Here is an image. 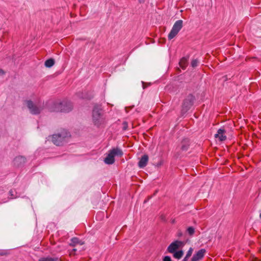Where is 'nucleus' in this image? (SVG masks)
Returning <instances> with one entry per match:
<instances>
[{
    "instance_id": "obj_16",
    "label": "nucleus",
    "mask_w": 261,
    "mask_h": 261,
    "mask_svg": "<svg viewBox=\"0 0 261 261\" xmlns=\"http://www.w3.org/2000/svg\"><path fill=\"white\" fill-rule=\"evenodd\" d=\"M39 261H60L58 257H44L39 259Z\"/></svg>"
},
{
    "instance_id": "obj_5",
    "label": "nucleus",
    "mask_w": 261,
    "mask_h": 261,
    "mask_svg": "<svg viewBox=\"0 0 261 261\" xmlns=\"http://www.w3.org/2000/svg\"><path fill=\"white\" fill-rule=\"evenodd\" d=\"M182 24L183 21L182 20H178L174 23L170 32L168 34V38L169 40H171L177 35L182 28Z\"/></svg>"
},
{
    "instance_id": "obj_20",
    "label": "nucleus",
    "mask_w": 261,
    "mask_h": 261,
    "mask_svg": "<svg viewBox=\"0 0 261 261\" xmlns=\"http://www.w3.org/2000/svg\"><path fill=\"white\" fill-rule=\"evenodd\" d=\"M188 233L190 235V236H192L193 235L194 233V232H195V229L193 227H189L188 228H187V230Z\"/></svg>"
},
{
    "instance_id": "obj_11",
    "label": "nucleus",
    "mask_w": 261,
    "mask_h": 261,
    "mask_svg": "<svg viewBox=\"0 0 261 261\" xmlns=\"http://www.w3.org/2000/svg\"><path fill=\"white\" fill-rule=\"evenodd\" d=\"M26 162V158L23 156H18L14 160V164L17 166L23 165Z\"/></svg>"
},
{
    "instance_id": "obj_15",
    "label": "nucleus",
    "mask_w": 261,
    "mask_h": 261,
    "mask_svg": "<svg viewBox=\"0 0 261 261\" xmlns=\"http://www.w3.org/2000/svg\"><path fill=\"white\" fill-rule=\"evenodd\" d=\"M80 244L81 245L83 244V242L77 238H73L71 239V243H70V245L71 246H75L76 245Z\"/></svg>"
},
{
    "instance_id": "obj_13",
    "label": "nucleus",
    "mask_w": 261,
    "mask_h": 261,
    "mask_svg": "<svg viewBox=\"0 0 261 261\" xmlns=\"http://www.w3.org/2000/svg\"><path fill=\"white\" fill-rule=\"evenodd\" d=\"M148 161V156L146 154L143 155L138 163V166L140 168H144L147 165Z\"/></svg>"
},
{
    "instance_id": "obj_6",
    "label": "nucleus",
    "mask_w": 261,
    "mask_h": 261,
    "mask_svg": "<svg viewBox=\"0 0 261 261\" xmlns=\"http://www.w3.org/2000/svg\"><path fill=\"white\" fill-rule=\"evenodd\" d=\"M69 135V133L67 132H63L61 134H54L53 135L52 142L57 146L62 145L65 139Z\"/></svg>"
},
{
    "instance_id": "obj_27",
    "label": "nucleus",
    "mask_w": 261,
    "mask_h": 261,
    "mask_svg": "<svg viewBox=\"0 0 261 261\" xmlns=\"http://www.w3.org/2000/svg\"><path fill=\"white\" fill-rule=\"evenodd\" d=\"M72 251H76V249H73L72 250Z\"/></svg>"
},
{
    "instance_id": "obj_30",
    "label": "nucleus",
    "mask_w": 261,
    "mask_h": 261,
    "mask_svg": "<svg viewBox=\"0 0 261 261\" xmlns=\"http://www.w3.org/2000/svg\"><path fill=\"white\" fill-rule=\"evenodd\" d=\"M142 0H139L140 3H141Z\"/></svg>"
},
{
    "instance_id": "obj_26",
    "label": "nucleus",
    "mask_w": 261,
    "mask_h": 261,
    "mask_svg": "<svg viewBox=\"0 0 261 261\" xmlns=\"http://www.w3.org/2000/svg\"><path fill=\"white\" fill-rule=\"evenodd\" d=\"M4 253L3 252H0V255H3Z\"/></svg>"
},
{
    "instance_id": "obj_17",
    "label": "nucleus",
    "mask_w": 261,
    "mask_h": 261,
    "mask_svg": "<svg viewBox=\"0 0 261 261\" xmlns=\"http://www.w3.org/2000/svg\"><path fill=\"white\" fill-rule=\"evenodd\" d=\"M173 254L174 258L179 259L182 256L184 252L182 250H178L173 252Z\"/></svg>"
},
{
    "instance_id": "obj_12",
    "label": "nucleus",
    "mask_w": 261,
    "mask_h": 261,
    "mask_svg": "<svg viewBox=\"0 0 261 261\" xmlns=\"http://www.w3.org/2000/svg\"><path fill=\"white\" fill-rule=\"evenodd\" d=\"M190 144V140L187 138H185L182 140L181 142L180 149L182 151H186L188 150Z\"/></svg>"
},
{
    "instance_id": "obj_14",
    "label": "nucleus",
    "mask_w": 261,
    "mask_h": 261,
    "mask_svg": "<svg viewBox=\"0 0 261 261\" xmlns=\"http://www.w3.org/2000/svg\"><path fill=\"white\" fill-rule=\"evenodd\" d=\"M188 64V57H183L179 62L180 67L182 69H185Z\"/></svg>"
},
{
    "instance_id": "obj_7",
    "label": "nucleus",
    "mask_w": 261,
    "mask_h": 261,
    "mask_svg": "<svg viewBox=\"0 0 261 261\" xmlns=\"http://www.w3.org/2000/svg\"><path fill=\"white\" fill-rule=\"evenodd\" d=\"M93 120L96 125H100L102 122V118L100 113V109L98 107H94L93 110Z\"/></svg>"
},
{
    "instance_id": "obj_9",
    "label": "nucleus",
    "mask_w": 261,
    "mask_h": 261,
    "mask_svg": "<svg viewBox=\"0 0 261 261\" xmlns=\"http://www.w3.org/2000/svg\"><path fill=\"white\" fill-rule=\"evenodd\" d=\"M205 249H201L196 252L192 256L191 261H199L201 260L206 253Z\"/></svg>"
},
{
    "instance_id": "obj_1",
    "label": "nucleus",
    "mask_w": 261,
    "mask_h": 261,
    "mask_svg": "<svg viewBox=\"0 0 261 261\" xmlns=\"http://www.w3.org/2000/svg\"><path fill=\"white\" fill-rule=\"evenodd\" d=\"M54 111L68 113L71 111L73 108L72 103L69 101L64 100L62 102H56L54 104Z\"/></svg>"
},
{
    "instance_id": "obj_22",
    "label": "nucleus",
    "mask_w": 261,
    "mask_h": 261,
    "mask_svg": "<svg viewBox=\"0 0 261 261\" xmlns=\"http://www.w3.org/2000/svg\"><path fill=\"white\" fill-rule=\"evenodd\" d=\"M193 248H191V247L190 248V249H189V250L187 252V254H186V256L189 258L191 256V255L192 254V252H193Z\"/></svg>"
},
{
    "instance_id": "obj_8",
    "label": "nucleus",
    "mask_w": 261,
    "mask_h": 261,
    "mask_svg": "<svg viewBox=\"0 0 261 261\" xmlns=\"http://www.w3.org/2000/svg\"><path fill=\"white\" fill-rule=\"evenodd\" d=\"M184 245V243L180 241H175L171 243L167 248V251L171 253L175 252L177 249L181 248Z\"/></svg>"
},
{
    "instance_id": "obj_4",
    "label": "nucleus",
    "mask_w": 261,
    "mask_h": 261,
    "mask_svg": "<svg viewBox=\"0 0 261 261\" xmlns=\"http://www.w3.org/2000/svg\"><path fill=\"white\" fill-rule=\"evenodd\" d=\"M25 103L29 110L30 112L33 115H37L40 114L43 109L42 107L40 105L34 103L31 100H25Z\"/></svg>"
},
{
    "instance_id": "obj_3",
    "label": "nucleus",
    "mask_w": 261,
    "mask_h": 261,
    "mask_svg": "<svg viewBox=\"0 0 261 261\" xmlns=\"http://www.w3.org/2000/svg\"><path fill=\"white\" fill-rule=\"evenodd\" d=\"M195 97L192 95H188L187 97L184 99L181 109V114H186L192 107L194 103Z\"/></svg>"
},
{
    "instance_id": "obj_19",
    "label": "nucleus",
    "mask_w": 261,
    "mask_h": 261,
    "mask_svg": "<svg viewBox=\"0 0 261 261\" xmlns=\"http://www.w3.org/2000/svg\"><path fill=\"white\" fill-rule=\"evenodd\" d=\"M9 195L10 196V199H14L18 197L17 193L15 190H11L9 192Z\"/></svg>"
},
{
    "instance_id": "obj_23",
    "label": "nucleus",
    "mask_w": 261,
    "mask_h": 261,
    "mask_svg": "<svg viewBox=\"0 0 261 261\" xmlns=\"http://www.w3.org/2000/svg\"><path fill=\"white\" fill-rule=\"evenodd\" d=\"M163 261H172L171 257L169 256H166L163 258Z\"/></svg>"
},
{
    "instance_id": "obj_28",
    "label": "nucleus",
    "mask_w": 261,
    "mask_h": 261,
    "mask_svg": "<svg viewBox=\"0 0 261 261\" xmlns=\"http://www.w3.org/2000/svg\"><path fill=\"white\" fill-rule=\"evenodd\" d=\"M259 218L261 219V213L259 215Z\"/></svg>"
},
{
    "instance_id": "obj_24",
    "label": "nucleus",
    "mask_w": 261,
    "mask_h": 261,
    "mask_svg": "<svg viewBox=\"0 0 261 261\" xmlns=\"http://www.w3.org/2000/svg\"><path fill=\"white\" fill-rule=\"evenodd\" d=\"M123 129L125 130L127 129V124L126 122H124L123 123Z\"/></svg>"
},
{
    "instance_id": "obj_18",
    "label": "nucleus",
    "mask_w": 261,
    "mask_h": 261,
    "mask_svg": "<svg viewBox=\"0 0 261 261\" xmlns=\"http://www.w3.org/2000/svg\"><path fill=\"white\" fill-rule=\"evenodd\" d=\"M55 64V61L53 59H49L47 60L44 63L45 66L46 67H52Z\"/></svg>"
},
{
    "instance_id": "obj_29",
    "label": "nucleus",
    "mask_w": 261,
    "mask_h": 261,
    "mask_svg": "<svg viewBox=\"0 0 261 261\" xmlns=\"http://www.w3.org/2000/svg\"><path fill=\"white\" fill-rule=\"evenodd\" d=\"M181 233H179V234H178V236H181Z\"/></svg>"
},
{
    "instance_id": "obj_25",
    "label": "nucleus",
    "mask_w": 261,
    "mask_h": 261,
    "mask_svg": "<svg viewBox=\"0 0 261 261\" xmlns=\"http://www.w3.org/2000/svg\"><path fill=\"white\" fill-rule=\"evenodd\" d=\"M189 258L188 257H187V256H186L184 258V259L182 260V261H188V259H189Z\"/></svg>"
},
{
    "instance_id": "obj_2",
    "label": "nucleus",
    "mask_w": 261,
    "mask_h": 261,
    "mask_svg": "<svg viewBox=\"0 0 261 261\" xmlns=\"http://www.w3.org/2000/svg\"><path fill=\"white\" fill-rule=\"evenodd\" d=\"M122 155L123 152L121 149L118 148H113L109 151L108 154L104 160V162L106 164H113L115 162V156H121Z\"/></svg>"
},
{
    "instance_id": "obj_10",
    "label": "nucleus",
    "mask_w": 261,
    "mask_h": 261,
    "mask_svg": "<svg viewBox=\"0 0 261 261\" xmlns=\"http://www.w3.org/2000/svg\"><path fill=\"white\" fill-rule=\"evenodd\" d=\"M226 133L224 128H220L218 130L217 133L215 135L216 138H218L220 141H225L226 139V136L225 135Z\"/></svg>"
},
{
    "instance_id": "obj_21",
    "label": "nucleus",
    "mask_w": 261,
    "mask_h": 261,
    "mask_svg": "<svg viewBox=\"0 0 261 261\" xmlns=\"http://www.w3.org/2000/svg\"><path fill=\"white\" fill-rule=\"evenodd\" d=\"M199 61L197 59H194L191 61V64L192 67L195 68L198 65Z\"/></svg>"
}]
</instances>
